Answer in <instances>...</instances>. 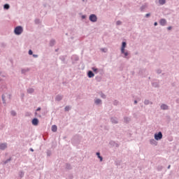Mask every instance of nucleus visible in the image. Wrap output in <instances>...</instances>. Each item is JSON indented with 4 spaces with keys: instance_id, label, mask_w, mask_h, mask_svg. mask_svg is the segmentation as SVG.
I'll return each instance as SVG.
<instances>
[{
    "instance_id": "obj_1",
    "label": "nucleus",
    "mask_w": 179,
    "mask_h": 179,
    "mask_svg": "<svg viewBox=\"0 0 179 179\" xmlns=\"http://www.w3.org/2000/svg\"><path fill=\"white\" fill-rule=\"evenodd\" d=\"M14 33L16 36H20L23 33V27L17 26L14 29Z\"/></svg>"
},
{
    "instance_id": "obj_2",
    "label": "nucleus",
    "mask_w": 179,
    "mask_h": 179,
    "mask_svg": "<svg viewBox=\"0 0 179 179\" xmlns=\"http://www.w3.org/2000/svg\"><path fill=\"white\" fill-rule=\"evenodd\" d=\"M154 138L155 141H160L161 139L163 138V133H162V131H159L158 133L155 134Z\"/></svg>"
},
{
    "instance_id": "obj_3",
    "label": "nucleus",
    "mask_w": 179,
    "mask_h": 179,
    "mask_svg": "<svg viewBox=\"0 0 179 179\" xmlns=\"http://www.w3.org/2000/svg\"><path fill=\"white\" fill-rule=\"evenodd\" d=\"M89 19L92 23H96V22H97V15H96V14H91Z\"/></svg>"
},
{
    "instance_id": "obj_4",
    "label": "nucleus",
    "mask_w": 179,
    "mask_h": 179,
    "mask_svg": "<svg viewBox=\"0 0 179 179\" xmlns=\"http://www.w3.org/2000/svg\"><path fill=\"white\" fill-rule=\"evenodd\" d=\"M6 148H8V143H0V150H5Z\"/></svg>"
},
{
    "instance_id": "obj_5",
    "label": "nucleus",
    "mask_w": 179,
    "mask_h": 179,
    "mask_svg": "<svg viewBox=\"0 0 179 179\" xmlns=\"http://www.w3.org/2000/svg\"><path fill=\"white\" fill-rule=\"evenodd\" d=\"M38 122H39V120L37 119V117L34 118L31 121V124L34 127H37V125H38Z\"/></svg>"
},
{
    "instance_id": "obj_6",
    "label": "nucleus",
    "mask_w": 179,
    "mask_h": 179,
    "mask_svg": "<svg viewBox=\"0 0 179 179\" xmlns=\"http://www.w3.org/2000/svg\"><path fill=\"white\" fill-rule=\"evenodd\" d=\"M71 59L73 61V64H75V62L79 61V57H78L76 55H74L71 57Z\"/></svg>"
},
{
    "instance_id": "obj_7",
    "label": "nucleus",
    "mask_w": 179,
    "mask_h": 179,
    "mask_svg": "<svg viewBox=\"0 0 179 179\" xmlns=\"http://www.w3.org/2000/svg\"><path fill=\"white\" fill-rule=\"evenodd\" d=\"M64 99V95L58 94L55 97V101H61Z\"/></svg>"
},
{
    "instance_id": "obj_8",
    "label": "nucleus",
    "mask_w": 179,
    "mask_h": 179,
    "mask_svg": "<svg viewBox=\"0 0 179 179\" xmlns=\"http://www.w3.org/2000/svg\"><path fill=\"white\" fill-rule=\"evenodd\" d=\"M121 54H123V58H126V59H129V53H128V51L125 52V50H123V52H121Z\"/></svg>"
},
{
    "instance_id": "obj_9",
    "label": "nucleus",
    "mask_w": 179,
    "mask_h": 179,
    "mask_svg": "<svg viewBox=\"0 0 179 179\" xmlns=\"http://www.w3.org/2000/svg\"><path fill=\"white\" fill-rule=\"evenodd\" d=\"M110 145H111V146H115V148H120V144H118V143H115V141H110Z\"/></svg>"
},
{
    "instance_id": "obj_10",
    "label": "nucleus",
    "mask_w": 179,
    "mask_h": 179,
    "mask_svg": "<svg viewBox=\"0 0 179 179\" xmlns=\"http://www.w3.org/2000/svg\"><path fill=\"white\" fill-rule=\"evenodd\" d=\"M126 47H127V42H122V47H121V52H124V51H125Z\"/></svg>"
},
{
    "instance_id": "obj_11",
    "label": "nucleus",
    "mask_w": 179,
    "mask_h": 179,
    "mask_svg": "<svg viewBox=\"0 0 179 179\" xmlns=\"http://www.w3.org/2000/svg\"><path fill=\"white\" fill-rule=\"evenodd\" d=\"M160 108L161 110H169V106H167V104L162 103L160 106Z\"/></svg>"
},
{
    "instance_id": "obj_12",
    "label": "nucleus",
    "mask_w": 179,
    "mask_h": 179,
    "mask_svg": "<svg viewBox=\"0 0 179 179\" xmlns=\"http://www.w3.org/2000/svg\"><path fill=\"white\" fill-rule=\"evenodd\" d=\"M159 23H160L161 26H166L167 21L166 20V19L162 18L160 20Z\"/></svg>"
},
{
    "instance_id": "obj_13",
    "label": "nucleus",
    "mask_w": 179,
    "mask_h": 179,
    "mask_svg": "<svg viewBox=\"0 0 179 179\" xmlns=\"http://www.w3.org/2000/svg\"><path fill=\"white\" fill-rule=\"evenodd\" d=\"M94 103L96 106H100V104H102V101L100 99H94Z\"/></svg>"
},
{
    "instance_id": "obj_14",
    "label": "nucleus",
    "mask_w": 179,
    "mask_h": 179,
    "mask_svg": "<svg viewBox=\"0 0 179 179\" xmlns=\"http://www.w3.org/2000/svg\"><path fill=\"white\" fill-rule=\"evenodd\" d=\"M29 71H30V69H29V68H27V69H21V73H22V75H26V73H27V72H29Z\"/></svg>"
},
{
    "instance_id": "obj_15",
    "label": "nucleus",
    "mask_w": 179,
    "mask_h": 179,
    "mask_svg": "<svg viewBox=\"0 0 179 179\" xmlns=\"http://www.w3.org/2000/svg\"><path fill=\"white\" fill-rule=\"evenodd\" d=\"M150 145H154L155 146L157 145V141H156V139L154 138L150 140Z\"/></svg>"
},
{
    "instance_id": "obj_16",
    "label": "nucleus",
    "mask_w": 179,
    "mask_h": 179,
    "mask_svg": "<svg viewBox=\"0 0 179 179\" xmlns=\"http://www.w3.org/2000/svg\"><path fill=\"white\" fill-rule=\"evenodd\" d=\"M87 76L90 78H94V73H93V71H89L88 73H87Z\"/></svg>"
},
{
    "instance_id": "obj_17",
    "label": "nucleus",
    "mask_w": 179,
    "mask_h": 179,
    "mask_svg": "<svg viewBox=\"0 0 179 179\" xmlns=\"http://www.w3.org/2000/svg\"><path fill=\"white\" fill-rule=\"evenodd\" d=\"M110 122L112 124H117L118 122V119L117 117H111Z\"/></svg>"
},
{
    "instance_id": "obj_18",
    "label": "nucleus",
    "mask_w": 179,
    "mask_h": 179,
    "mask_svg": "<svg viewBox=\"0 0 179 179\" xmlns=\"http://www.w3.org/2000/svg\"><path fill=\"white\" fill-rule=\"evenodd\" d=\"M59 59L63 62V64H66V61H65V59H66V56H60Z\"/></svg>"
},
{
    "instance_id": "obj_19",
    "label": "nucleus",
    "mask_w": 179,
    "mask_h": 179,
    "mask_svg": "<svg viewBox=\"0 0 179 179\" xmlns=\"http://www.w3.org/2000/svg\"><path fill=\"white\" fill-rule=\"evenodd\" d=\"M49 44L50 47H54V45H55V39L50 40Z\"/></svg>"
},
{
    "instance_id": "obj_20",
    "label": "nucleus",
    "mask_w": 179,
    "mask_h": 179,
    "mask_svg": "<svg viewBox=\"0 0 179 179\" xmlns=\"http://www.w3.org/2000/svg\"><path fill=\"white\" fill-rule=\"evenodd\" d=\"M10 8V6L8 3H6L3 5V9H5L6 10H9Z\"/></svg>"
},
{
    "instance_id": "obj_21",
    "label": "nucleus",
    "mask_w": 179,
    "mask_h": 179,
    "mask_svg": "<svg viewBox=\"0 0 179 179\" xmlns=\"http://www.w3.org/2000/svg\"><path fill=\"white\" fill-rule=\"evenodd\" d=\"M96 155L98 159H99L100 162H103V157H101L100 155V152H98L96 153Z\"/></svg>"
},
{
    "instance_id": "obj_22",
    "label": "nucleus",
    "mask_w": 179,
    "mask_h": 179,
    "mask_svg": "<svg viewBox=\"0 0 179 179\" xmlns=\"http://www.w3.org/2000/svg\"><path fill=\"white\" fill-rule=\"evenodd\" d=\"M27 93H29V94H31V93H34V89L33 88H29L27 90Z\"/></svg>"
},
{
    "instance_id": "obj_23",
    "label": "nucleus",
    "mask_w": 179,
    "mask_h": 179,
    "mask_svg": "<svg viewBox=\"0 0 179 179\" xmlns=\"http://www.w3.org/2000/svg\"><path fill=\"white\" fill-rule=\"evenodd\" d=\"M57 129H58V128L57 127V125H52V132H57Z\"/></svg>"
},
{
    "instance_id": "obj_24",
    "label": "nucleus",
    "mask_w": 179,
    "mask_h": 179,
    "mask_svg": "<svg viewBox=\"0 0 179 179\" xmlns=\"http://www.w3.org/2000/svg\"><path fill=\"white\" fill-rule=\"evenodd\" d=\"M92 70L93 71V72H94V73H99V69L96 67H92Z\"/></svg>"
},
{
    "instance_id": "obj_25",
    "label": "nucleus",
    "mask_w": 179,
    "mask_h": 179,
    "mask_svg": "<svg viewBox=\"0 0 179 179\" xmlns=\"http://www.w3.org/2000/svg\"><path fill=\"white\" fill-rule=\"evenodd\" d=\"M19 177H20V178H23V177H24V172L23 171H20L19 172Z\"/></svg>"
},
{
    "instance_id": "obj_26",
    "label": "nucleus",
    "mask_w": 179,
    "mask_h": 179,
    "mask_svg": "<svg viewBox=\"0 0 179 179\" xmlns=\"http://www.w3.org/2000/svg\"><path fill=\"white\" fill-rule=\"evenodd\" d=\"M124 122H129V121H131V117H124Z\"/></svg>"
},
{
    "instance_id": "obj_27",
    "label": "nucleus",
    "mask_w": 179,
    "mask_h": 179,
    "mask_svg": "<svg viewBox=\"0 0 179 179\" xmlns=\"http://www.w3.org/2000/svg\"><path fill=\"white\" fill-rule=\"evenodd\" d=\"M34 23H35V24H40V23H41L40 19H38V18L35 19Z\"/></svg>"
},
{
    "instance_id": "obj_28",
    "label": "nucleus",
    "mask_w": 179,
    "mask_h": 179,
    "mask_svg": "<svg viewBox=\"0 0 179 179\" xmlns=\"http://www.w3.org/2000/svg\"><path fill=\"white\" fill-rule=\"evenodd\" d=\"M153 87H159L160 86L159 85L158 83H152Z\"/></svg>"
},
{
    "instance_id": "obj_29",
    "label": "nucleus",
    "mask_w": 179,
    "mask_h": 179,
    "mask_svg": "<svg viewBox=\"0 0 179 179\" xmlns=\"http://www.w3.org/2000/svg\"><path fill=\"white\" fill-rule=\"evenodd\" d=\"M5 97H6L5 95L3 94L2 97H1L2 101H3V104H6V101L5 100Z\"/></svg>"
},
{
    "instance_id": "obj_30",
    "label": "nucleus",
    "mask_w": 179,
    "mask_h": 179,
    "mask_svg": "<svg viewBox=\"0 0 179 179\" xmlns=\"http://www.w3.org/2000/svg\"><path fill=\"white\" fill-rule=\"evenodd\" d=\"M0 47H1V48H6V43H0Z\"/></svg>"
},
{
    "instance_id": "obj_31",
    "label": "nucleus",
    "mask_w": 179,
    "mask_h": 179,
    "mask_svg": "<svg viewBox=\"0 0 179 179\" xmlns=\"http://www.w3.org/2000/svg\"><path fill=\"white\" fill-rule=\"evenodd\" d=\"M144 104H145V106H148V104H150V101H149V100H148V99H145V100L144 101Z\"/></svg>"
},
{
    "instance_id": "obj_32",
    "label": "nucleus",
    "mask_w": 179,
    "mask_h": 179,
    "mask_svg": "<svg viewBox=\"0 0 179 179\" xmlns=\"http://www.w3.org/2000/svg\"><path fill=\"white\" fill-rule=\"evenodd\" d=\"M66 169H67L68 170H71V169H72V166H71V164H66Z\"/></svg>"
},
{
    "instance_id": "obj_33",
    "label": "nucleus",
    "mask_w": 179,
    "mask_h": 179,
    "mask_svg": "<svg viewBox=\"0 0 179 179\" xmlns=\"http://www.w3.org/2000/svg\"><path fill=\"white\" fill-rule=\"evenodd\" d=\"M160 5H164L166 3V0H159Z\"/></svg>"
},
{
    "instance_id": "obj_34",
    "label": "nucleus",
    "mask_w": 179,
    "mask_h": 179,
    "mask_svg": "<svg viewBox=\"0 0 179 179\" xmlns=\"http://www.w3.org/2000/svg\"><path fill=\"white\" fill-rule=\"evenodd\" d=\"M157 169L158 171H162V170H163V166L159 165L157 166Z\"/></svg>"
},
{
    "instance_id": "obj_35",
    "label": "nucleus",
    "mask_w": 179,
    "mask_h": 179,
    "mask_svg": "<svg viewBox=\"0 0 179 179\" xmlns=\"http://www.w3.org/2000/svg\"><path fill=\"white\" fill-rule=\"evenodd\" d=\"M10 114L13 115V117H16V111L11 110Z\"/></svg>"
},
{
    "instance_id": "obj_36",
    "label": "nucleus",
    "mask_w": 179,
    "mask_h": 179,
    "mask_svg": "<svg viewBox=\"0 0 179 179\" xmlns=\"http://www.w3.org/2000/svg\"><path fill=\"white\" fill-rule=\"evenodd\" d=\"M69 110H71V107L69 106H66L65 108H64V110L65 111H69Z\"/></svg>"
},
{
    "instance_id": "obj_37",
    "label": "nucleus",
    "mask_w": 179,
    "mask_h": 179,
    "mask_svg": "<svg viewBox=\"0 0 179 179\" xmlns=\"http://www.w3.org/2000/svg\"><path fill=\"white\" fill-rule=\"evenodd\" d=\"M100 96L102 99H106L107 97L106 94H104L103 92L101 93Z\"/></svg>"
},
{
    "instance_id": "obj_38",
    "label": "nucleus",
    "mask_w": 179,
    "mask_h": 179,
    "mask_svg": "<svg viewBox=\"0 0 179 179\" xmlns=\"http://www.w3.org/2000/svg\"><path fill=\"white\" fill-rule=\"evenodd\" d=\"M10 160H12V158H9V159H6L5 162H4V164H8V163L9 162H10Z\"/></svg>"
},
{
    "instance_id": "obj_39",
    "label": "nucleus",
    "mask_w": 179,
    "mask_h": 179,
    "mask_svg": "<svg viewBox=\"0 0 179 179\" xmlns=\"http://www.w3.org/2000/svg\"><path fill=\"white\" fill-rule=\"evenodd\" d=\"M116 24H117V26H121V24H122V22L118 20L116 22Z\"/></svg>"
},
{
    "instance_id": "obj_40",
    "label": "nucleus",
    "mask_w": 179,
    "mask_h": 179,
    "mask_svg": "<svg viewBox=\"0 0 179 179\" xmlns=\"http://www.w3.org/2000/svg\"><path fill=\"white\" fill-rule=\"evenodd\" d=\"M140 9H141V12L143 11L144 9H146V5L142 6Z\"/></svg>"
},
{
    "instance_id": "obj_41",
    "label": "nucleus",
    "mask_w": 179,
    "mask_h": 179,
    "mask_svg": "<svg viewBox=\"0 0 179 179\" xmlns=\"http://www.w3.org/2000/svg\"><path fill=\"white\" fill-rule=\"evenodd\" d=\"M113 104H114V106H118V101L115 100V101H113Z\"/></svg>"
},
{
    "instance_id": "obj_42",
    "label": "nucleus",
    "mask_w": 179,
    "mask_h": 179,
    "mask_svg": "<svg viewBox=\"0 0 179 179\" xmlns=\"http://www.w3.org/2000/svg\"><path fill=\"white\" fill-rule=\"evenodd\" d=\"M47 156H48V157L51 156V150L47 151Z\"/></svg>"
},
{
    "instance_id": "obj_43",
    "label": "nucleus",
    "mask_w": 179,
    "mask_h": 179,
    "mask_svg": "<svg viewBox=\"0 0 179 179\" xmlns=\"http://www.w3.org/2000/svg\"><path fill=\"white\" fill-rule=\"evenodd\" d=\"M101 51H102V52H107V49L106 48H101Z\"/></svg>"
},
{
    "instance_id": "obj_44",
    "label": "nucleus",
    "mask_w": 179,
    "mask_h": 179,
    "mask_svg": "<svg viewBox=\"0 0 179 179\" xmlns=\"http://www.w3.org/2000/svg\"><path fill=\"white\" fill-rule=\"evenodd\" d=\"M28 54H29V55H33V50H29V52H28Z\"/></svg>"
},
{
    "instance_id": "obj_45",
    "label": "nucleus",
    "mask_w": 179,
    "mask_h": 179,
    "mask_svg": "<svg viewBox=\"0 0 179 179\" xmlns=\"http://www.w3.org/2000/svg\"><path fill=\"white\" fill-rule=\"evenodd\" d=\"M157 73H158V74L162 73V70H160V69L157 70Z\"/></svg>"
},
{
    "instance_id": "obj_46",
    "label": "nucleus",
    "mask_w": 179,
    "mask_h": 179,
    "mask_svg": "<svg viewBox=\"0 0 179 179\" xmlns=\"http://www.w3.org/2000/svg\"><path fill=\"white\" fill-rule=\"evenodd\" d=\"M34 58H38V55H32Z\"/></svg>"
},
{
    "instance_id": "obj_47",
    "label": "nucleus",
    "mask_w": 179,
    "mask_h": 179,
    "mask_svg": "<svg viewBox=\"0 0 179 179\" xmlns=\"http://www.w3.org/2000/svg\"><path fill=\"white\" fill-rule=\"evenodd\" d=\"M149 16H150V13H147V14L145 15V17H149Z\"/></svg>"
},
{
    "instance_id": "obj_48",
    "label": "nucleus",
    "mask_w": 179,
    "mask_h": 179,
    "mask_svg": "<svg viewBox=\"0 0 179 179\" xmlns=\"http://www.w3.org/2000/svg\"><path fill=\"white\" fill-rule=\"evenodd\" d=\"M41 107H38L37 109H36V111H41Z\"/></svg>"
},
{
    "instance_id": "obj_49",
    "label": "nucleus",
    "mask_w": 179,
    "mask_h": 179,
    "mask_svg": "<svg viewBox=\"0 0 179 179\" xmlns=\"http://www.w3.org/2000/svg\"><path fill=\"white\" fill-rule=\"evenodd\" d=\"M81 17H82V19H86V15H82Z\"/></svg>"
},
{
    "instance_id": "obj_50",
    "label": "nucleus",
    "mask_w": 179,
    "mask_h": 179,
    "mask_svg": "<svg viewBox=\"0 0 179 179\" xmlns=\"http://www.w3.org/2000/svg\"><path fill=\"white\" fill-rule=\"evenodd\" d=\"M171 29H172L171 27H169L167 28L168 30H171Z\"/></svg>"
},
{
    "instance_id": "obj_51",
    "label": "nucleus",
    "mask_w": 179,
    "mask_h": 179,
    "mask_svg": "<svg viewBox=\"0 0 179 179\" xmlns=\"http://www.w3.org/2000/svg\"><path fill=\"white\" fill-rule=\"evenodd\" d=\"M21 97L23 99L24 97V94H22Z\"/></svg>"
},
{
    "instance_id": "obj_52",
    "label": "nucleus",
    "mask_w": 179,
    "mask_h": 179,
    "mask_svg": "<svg viewBox=\"0 0 179 179\" xmlns=\"http://www.w3.org/2000/svg\"><path fill=\"white\" fill-rule=\"evenodd\" d=\"M134 104H138V101L134 100Z\"/></svg>"
},
{
    "instance_id": "obj_53",
    "label": "nucleus",
    "mask_w": 179,
    "mask_h": 179,
    "mask_svg": "<svg viewBox=\"0 0 179 179\" xmlns=\"http://www.w3.org/2000/svg\"><path fill=\"white\" fill-rule=\"evenodd\" d=\"M154 26H157V22H155L154 23Z\"/></svg>"
},
{
    "instance_id": "obj_54",
    "label": "nucleus",
    "mask_w": 179,
    "mask_h": 179,
    "mask_svg": "<svg viewBox=\"0 0 179 179\" xmlns=\"http://www.w3.org/2000/svg\"><path fill=\"white\" fill-rule=\"evenodd\" d=\"M8 97L9 100H10V94H8Z\"/></svg>"
},
{
    "instance_id": "obj_55",
    "label": "nucleus",
    "mask_w": 179,
    "mask_h": 179,
    "mask_svg": "<svg viewBox=\"0 0 179 179\" xmlns=\"http://www.w3.org/2000/svg\"><path fill=\"white\" fill-rule=\"evenodd\" d=\"M31 152H34V150L33 148H30Z\"/></svg>"
},
{
    "instance_id": "obj_56",
    "label": "nucleus",
    "mask_w": 179,
    "mask_h": 179,
    "mask_svg": "<svg viewBox=\"0 0 179 179\" xmlns=\"http://www.w3.org/2000/svg\"><path fill=\"white\" fill-rule=\"evenodd\" d=\"M171 167V165H169V166H168V169H170Z\"/></svg>"
},
{
    "instance_id": "obj_57",
    "label": "nucleus",
    "mask_w": 179,
    "mask_h": 179,
    "mask_svg": "<svg viewBox=\"0 0 179 179\" xmlns=\"http://www.w3.org/2000/svg\"><path fill=\"white\" fill-rule=\"evenodd\" d=\"M57 51H58V49H56V50H55V52H57Z\"/></svg>"
},
{
    "instance_id": "obj_58",
    "label": "nucleus",
    "mask_w": 179,
    "mask_h": 179,
    "mask_svg": "<svg viewBox=\"0 0 179 179\" xmlns=\"http://www.w3.org/2000/svg\"><path fill=\"white\" fill-rule=\"evenodd\" d=\"M2 73L0 71V75Z\"/></svg>"
},
{
    "instance_id": "obj_59",
    "label": "nucleus",
    "mask_w": 179,
    "mask_h": 179,
    "mask_svg": "<svg viewBox=\"0 0 179 179\" xmlns=\"http://www.w3.org/2000/svg\"><path fill=\"white\" fill-rule=\"evenodd\" d=\"M177 101L179 102V100L178 99Z\"/></svg>"
},
{
    "instance_id": "obj_60",
    "label": "nucleus",
    "mask_w": 179,
    "mask_h": 179,
    "mask_svg": "<svg viewBox=\"0 0 179 179\" xmlns=\"http://www.w3.org/2000/svg\"><path fill=\"white\" fill-rule=\"evenodd\" d=\"M148 79H150V77H149Z\"/></svg>"
},
{
    "instance_id": "obj_61",
    "label": "nucleus",
    "mask_w": 179,
    "mask_h": 179,
    "mask_svg": "<svg viewBox=\"0 0 179 179\" xmlns=\"http://www.w3.org/2000/svg\"><path fill=\"white\" fill-rule=\"evenodd\" d=\"M150 104H152V102H150Z\"/></svg>"
}]
</instances>
